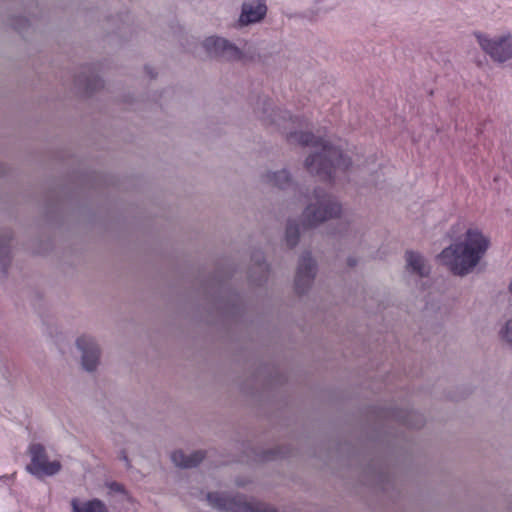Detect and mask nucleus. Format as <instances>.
<instances>
[{"label": "nucleus", "instance_id": "nucleus-1", "mask_svg": "<svg viewBox=\"0 0 512 512\" xmlns=\"http://www.w3.org/2000/svg\"><path fill=\"white\" fill-rule=\"evenodd\" d=\"M290 143H298L302 146H312L316 149L305 160L307 170L319 176L323 180H331L337 169L347 170L351 165L350 158L343 155L340 149L328 142L316 138L310 132H290L287 134Z\"/></svg>", "mask_w": 512, "mask_h": 512}, {"label": "nucleus", "instance_id": "nucleus-2", "mask_svg": "<svg viewBox=\"0 0 512 512\" xmlns=\"http://www.w3.org/2000/svg\"><path fill=\"white\" fill-rule=\"evenodd\" d=\"M490 246V240L479 229L470 228L462 242L451 244L438 256L443 265L458 276L473 271Z\"/></svg>", "mask_w": 512, "mask_h": 512}, {"label": "nucleus", "instance_id": "nucleus-3", "mask_svg": "<svg viewBox=\"0 0 512 512\" xmlns=\"http://www.w3.org/2000/svg\"><path fill=\"white\" fill-rule=\"evenodd\" d=\"M342 207L340 203L331 195L321 189L314 190V202L306 206L303 211L304 223L309 227H315L319 224L340 216Z\"/></svg>", "mask_w": 512, "mask_h": 512}, {"label": "nucleus", "instance_id": "nucleus-4", "mask_svg": "<svg viewBox=\"0 0 512 512\" xmlns=\"http://www.w3.org/2000/svg\"><path fill=\"white\" fill-rule=\"evenodd\" d=\"M202 45L210 57L227 62L239 61L244 55L240 48L222 37H208L203 41Z\"/></svg>", "mask_w": 512, "mask_h": 512}, {"label": "nucleus", "instance_id": "nucleus-5", "mask_svg": "<svg viewBox=\"0 0 512 512\" xmlns=\"http://www.w3.org/2000/svg\"><path fill=\"white\" fill-rule=\"evenodd\" d=\"M477 41L481 48L497 62H505L512 57V38L500 36L489 38L483 34H476Z\"/></svg>", "mask_w": 512, "mask_h": 512}, {"label": "nucleus", "instance_id": "nucleus-6", "mask_svg": "<svg viewBox=\"0 0 512 512\" xmlns=\"http://www.w3.org/2000/svg\"><path fill=\"white\" fill-rule=\"evenodd\" d=\"M76 347L81 353V365L87 372H94L101 359V348L92 336L82 335L76 340Z\"/></svg>", "mask_w": 512, "mask_h": 512}, {"label": "nucleus", "instance_id": "nucleus-7", "mask_svg": "<svg viewBox=\"0 0 512 512\" xmlns=\"http://www.w3.org/2000/svg\"><path fill=\"white\" fill-rule=\"evenodd\" d=\"M207 501L212 507L226 512H249L253 510L250 503L242 496H232L224 492L209 493Z\"/></svg>", "mask_w": 512, "mask_h": 512}, {"label": "nucleus", "instance_id": "nucleus-8", "mask_svg": "<svg viewBox=\"0 0 512 512\" xmlns=\"http://www.w3.org/2000/svg\"><path fill=\"white\" fill-rule=\"evenodd\" d=\"M60 468V462L56 458H51L46 450H32L31 462L27 465V470L31 474L39 478L51 476Z\"/></svg>", "mask_w": 512, "mask_h": 512}, {"label": "nucleus", "instance_id": "nucleus-9", "mask_svg": "<svg viewBox=\"0 0 512 512\" xmlns=\"http://www.w3.org/2000/svg\"><path fill=\"white\" fill-rule=\"evenodd\" d=\"M316 275V263L309 252L301 255L295 276V289L298 294L306 293Z\"/></svg>", "mask_w": 512, "mask_h": 512}, {"label": "nucleus", "instance_id": "nucleus-10", "mask_svg": "<svg viewBox=\"0 0 512 512\" xmlns=\"http://www.w3.org/2000/svg\"><path fill=\"white\" fill-rule=\"evenodd\" d=\"M379 417L396 421L406 427L415 429L422 428L426 422L425 417L421 413L398 408H383L379 411Z\"/></svg>", "mask_w": 512, "mask_h": 512}, {"label": "nucleus", "instance_id": "nucleus-11", "mask_svg": "<svg viewBox=\"0 0 512 512\" xmlns=\"http://www.w3.org/2000/svg\"><path fill=\"white\" fill-rule=\"evenodd\" d=\"M254 111L265 124H276L279 127L282 126V122L292 119L287 111H275L271 100L267 98L259 99Z\"/></svg>", "mask_w": 512, "mask_h": 512}, {"label": "nucleus", "instance_id": "nucleus-12", "mask_svg": "<svg viewBox=\"0 0 512 512\" xmlns=\"http://www.w3.org/2000/svg\"><path fill=\"white\" fill-rule=\"evenodd\" d=\"M267 13V6L262 0H250L242 4L239 24L246 26L260 22Z\"/></svg>", "mask_w": 512, "mask_h": 512}, {"label": "nucleus", "instance_id": "nucleus-13", "mask_svg": "<svg viewBox=\"0 0 512 512\" xmlns=\"http://www.w3.org/2000/svg\"><path fill=\"white\" fill-rule=\"evenodd\" d=\"M75 88L83 94H91L103 87V81L91 68H84L74 80Z\"/></svg>", "mask_w": 512, "mask_h": 512}, {"label": "nucleus", "instance_id": "nucleus-14", "mask_svg": "<svg viewBox=\"0 0 512 512\" xmlns=\"http://www.w3.org/2000/svg\"><path fill=\"white\" fill-rule=\"evenodd\" d=\"M405 261L408 272L415 274L420 278L429 276L431 267L424 256L420 253L415 251H406Z\"/></svg>", "mask_w": 512, "mask_h": 512}, {"label": "nucleus", "instance_id": "nucleus-15", "mask_svg": "<svg viewBox=\"0 0 512 512\" xmlns=\"http://www.w3.org/2000/svg\"><path fill=\"white\" fill-rule=\"evenodd\" d=\"M203 457L202 450H173L171 453L173 463L183 468L197 465Z\"/></svg>", "mask_w": 512, "mask_h": 512}, {"label": "nucleus", "instance_id": "nucleus-16", "mask_svg": "<svg viewBox=\"0 0 512 512\" xmlns=\"http://www.w3.org/2000/svg\"><path fill=\"white\" fill-rule=\"evenodd\" d=\"M13 238L10 229L0 231V277H3L11 262L10 243Z\"/></svg>", "mask_w": 512, "mask_h": 512}, {"label": "nucleus", "instance_id": "nucleus-17", "mask_svg": "<svg viewBox=\"0 0 512 512\" xmlns=\"http://www.w3.org/2000/svg\"><path fill=\"white\" fill-rule=\"evenodd\" d=\"M262 181L272 187L285 190L293 186V180L285 169L278 171H267L262 175Z\"/></svg>", "mask_w": 512, "mask_h": 512}, {"label": "nucleus", "instance_id": "nucleus-18", "mask_svg": "<svg viewBox=\"0 0 512 512\" xmlns=\"http://www.w3.org/2000/svg\"><path fill=\"white\" fill-rule=\"evenodd\" d=\"M252 262L253 266L250 269L249 278L253 283L260 285L267 279L268 275V266L264 261L262 252H256L252 256Z\"/></svg>", "mask_w": 512, "mask_h": 512}, {"label": "nucleus", "instance_id": "nucleus-19", "mask_svg": "<svg viewBox=\"0 0 512 512\" xmlns=\"http://www.w3.org/2000/svg\"><path fill=\"white\" fill-rule=\"evenodd\" d=\"M72 512H109L106 505L98 500H83L80 498H73L71 500Z\"/></svg>", "mask_w": 512, "mask_h": 512}, {"label": "nucleus", "instance_id": "nucleus-20", "mask_svg": "<svg viewBox=\"0 0 512 512\" xmlns=\"http://www.w3.org/2000/svg\"><path fill=\"white\" fill-rule=\"evenodd\" d=\"M300 238L299 226L292 221H289L286 226L285 240L288 247H295Z\"/></svg>", "mask_w": 512, "mask_h": 512}, {"label": "nucleus", "instance_id": "nucleus-21", "mask_svg": "<svg viewBox=\"0 0 512 512\" xmlns=\"http://www.w3.org/2000/svg\"><path fill=\"white\" fill-rule=\"evenodd\" d=\"M501 339L512 349V319L506 321L500 330Z\"/></svg>", "mask_w": 512, "mask_h": 512}, {"label": "nucleus", "instance_id": "nucleus-22", "mask_svg": "<svg viewBox=\"0 0 512 512\" xmlns=\"http://www.w3.org/2000/svg\"><path fill=\"white\" fill-rule=\"evenodd\" d=\"M29 25V21L26 18L18 17L14 19L12 26L18 30L19 32H22L25 30V28Z\"/></svg>", "mask_w": 512, "mask_h": 512}, {"label": "nucleus", "instance_id": "nucleus-23", "mask_svg": "<svg viewBox=\"0 0 512 512\" xmlns=\"http://www.w3.org/2000/svg\"><path fill=\"white\" fill-rule=\"evenodd\" d=\"M108 489H109V493H111V494L112 493H119L123 497L126 495L125 491H124V488L120 484L110 483L108 485Z\"/></svg>", "mask_w": 512, "mask_h": 512}, {"label": "nucleus", "instance_id": "nucleus-24", "mask_svg": "<svg viewBox=\"0 0 512 512\" xmlns=\"http://www.w3.org/2000/svg\"><path fill=\"white\" fill-rule=\"evenodd\" d=\"M346 264L349 268H354L358 264V259L354 256H349L346 260Z\"/></svg>", "mask_w": 512, "mask_h": 512}, {"label": "nucleus", "instance_id": "nucleus-25", "mask_svg": "<svg viewBox=\"0 0 512 512\" xmlns=\"http://www.w3.org/2000/svg\"><path fill=\"white\" fill-rule=\"evenodd\" d=\"M29 448H37V449H40V448H43L41 445H32L30 446Z\"/></svg>", "mask_w": 512, "mask_h": 512}, {"label": "nucleus", "instance_id": "nucleus-26", "mask_svg": "<svg viewBox=\"0 0 512 512\" xmlns=\"http://www.w3.org/2000/svg\"><path fill=\"white\" fill-rule=\"evenodd\" d=\"M509 291H510V293L512 294V281H511V282H510V284H509Z\"/></svg>", "mask_w": 512, "mask_h": 512}]
</instances>
